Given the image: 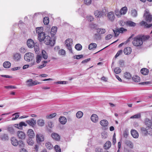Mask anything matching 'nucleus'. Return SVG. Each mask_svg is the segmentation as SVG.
Here are the masks:
<instances>
[{
	"label": "nucleus",
	"mask_w": 152,
	"mask_h": 152,
	"mask_svg": "<svg viewBox=\"0 0 152 152\" xmlns=\"http://www.w3.org/2000/svg\"><path fill=\"white\" fill-rule=\"evenodd\" d=\"M27 126V124L23 122H21L19 124H15L13 125L14 127L20 130L23 129V126Z\"/></svg>",
	"instance_id": "6e6552de"
},
{
	"label": "nucleus",
	"mask_w": 152,
	"mask_h": 152,
	"mask_svg": "<svg viewBox=\"0 0 152 152\" xmlns=\"http://www.w3.org/2000/svg\"><path fill=\"white\" fill-rule=\"evenodd\" d=\"M127 8L126 7H122L120 10L122 14V15H124L126 14L127 12Z\"/></svg>",
	"instance_id": "37998d69"
},
{
	"label": "nucleus",
	"mask_w": 152,
	"mask_h": 152,
	"mask_svg": "<svg viewBox=\"0 0 152 152\" xmlns=\"http://www.w3.org/2000/svg\"><path fill=\"white\" fill-rule=\"evenodd\" d=\"M59 121L60 123L63 125L65 124L67 121L66 118L64 116H61L59 119Z\"/></svg>",
	"instance_id": "a211bd4d"
},
{
	"label": "nucleus",
	"mask_w": 152,
	"mask_h": 152,
	"mask_svg": "<svg viewBox=\"0 0 152 152\" xmlns=\"http://www.w3.org/2000/svg\"><path fill=\"white\" fill-rule=\"evenodd\" d=\"M43 22L45 25H48L49 22V18L48 17H45L43 19Z\"/></svg>",
	"instance_id": "864d4df0"
},
{
	"label": "nucleus",
	"mask_w": 152,
	"mask_h": 152,
	"mask_svg": "<svg viewBox=\"0 0 152 152\" xmlns=\"http://www.w3.org/2000/svg\"><path fill=\"white\" fill-rule=\"evenodd\" d=\"M127 24L128 25L130 26H134L136 25V23L132 21H128L127 22Z\"/></svg>",
	"instance_id": "6e6d98bb"
},
{
	"label": "nucleus",
	"mask_w": 152,
	"mask_h": 152,
	"mask_svg": "<svg viewBox=\"0 0 152 152\" xmlns=\"http://www.w3.org/2000/svg\"><path fill=\"white\" fill-rule=\"evenodd\" d=\"M96 46L97 45L96 43H92L89 45L88 48L89 50H91L93 48H96Z\"/></svg>",
	"instance_id": "f704fd0d"
},
{
	"label": "nucleus",
	"mask_w": 152,
	"mask_h": 152,
	"mask_svg": "<svg viewBox=\"0 0 152 152\" xmlns=\"http://www.w3.org/2000/svg\"><path fill=\"white\" fill-rule=\"evenodd\" d=\"M59 53L60 55H65L66 53L65 51L64 50L61 49L59 51Z\"/></svg>",
	"instance_id": "338daca9"
},
{
	"label": "nucleus",
	"mask_w": 152,
	"mask_h": 152,
	"mask_svg": "<svg viewBox=\"0 0 152 152\" xmlns=\"http://www.w3.org/2000/svg\"><path fill=\"white\" fill-rule=\"evenodd\" d=\"M150 38L148 35H138L134 37L132 43L135 46H140L143 44V41H145Z\"/></svg>",
	"instance_id": "f257e3e1"
},
{
	"label": "nucleus",
	"mask_w": 152,
	"mask_h": 152,
	"mask_svg": "<svg viewBox=\"0 0 152 152\" xmlns=\"http://www.w3.org/2000/svg\"><path fill=\"white\" fill-rule=\"evenodd\" d=\"M42 56L43 58L46 59L48 58V55L46 52L44 50H42Z\"/></svg>",
	"instance_id": "5fc2aeb1"
},
{
	"label": "nucleus",
	"mask_w": 152,
	"mask_h": 152,
	"mask_svg": "<svg viewBox=\"0 0 152 152\" xmlns=\"http://www.w3.org/2000/svg\"><path fill=\"white\" fill-rule=\"evenodd\" d=\"M12 144L15 146H16L18 145V141L15 137H12L10 139Z\"/></svg>",
	"instance_id": "4468645a"
},
{
	"label": "nucleus",
	"mask_w": 152,
	"mask_h": 152,
	"mask_svg": "<svg viewBox=\"0 0 152 152\" xmlns=\"http://www.w3.org/2000/svg\"><path fill=\"white\" fill-rule=\"evenodd\" d=\"M131 52V48L129 47L125 48L124 50V53L126 55H128L130 54Z\"/></svg>",
	"instance_id": "5701e85b"
},
{
	"label": "nucleus",
	"mask_w": 152,
	"mask_h": 152,
	"mask_svg": "<svg viewBox=\"0 0 152 152\" xmlns=\"http://www.w3.org/2000/svg\"><path fill=\"white\" fill-rule=\"evenodd\" d=\"M17 135L18 138L20 140H25L26 135L24 132L21 131H19L17 132Z\"/></svg>",
	"instance_id": "423d86ee"
},
{
	"label": "nucleus",
	"mask_w": 152,
	"mask_h": 152,
	"mask_svg": "<svg viewBox=\"0 0 152 152\" xmlns=\"http://www.w3.org/2000/svg\"><path fill=\"white\" fill-rule=\"evenodd\" d=\"M34 58V54L31 53H26L24 56V59L27 62L31 61Z\"/></svg>",
	"instance_id": "39448f33"
},
{
	"label": "nucleus",
	"mask_w": 152,
	"mask_h": 152,
	"mask_svg": "<svg viewBox=\"0 0 152 152\" xmlns=\"http://www.w3.org/2000/svg\"><path fill=\"white\" fill-rule=\"evenodd\" d=\"M11 65V63L8 61H6L3 64V66L5 68H9L10 67Z\"/></svg>",
	"instance_id": "c85d7f7f"
},
{
	"label": "nucleus",
	"mask_w": 152,
	"mask_h": 152,
	"mask_svg": "<svg viewBox=\"0 0 152 152\" xmlns=\"http://www.w3.org/2000/svg\"><path fill=\"white\" fill-rule=\"evenodd\" d=\"M132 79L133 81L136 82H138L140 81V77L137 75L134 76L132 77Z\"/></svg>",
	"instance_id": "58836bf2"
},
{
	"label": "nucleus",
	"mask_w": 152,
	"mask_h": 152,
	"mask_svg": "<svg viewBox=\"0 0 152 152\" xmlns=\"http://www.w3.org/2000/svg\"><path fill=\"white\" fill-rule=\"evenodd\" d=\"M129 134V132L127 130H125L123 132V135L124 137L127 138Z\"/></svg>",
	"instance_id": "13d9d810"
},
{
	"label": "nucleus",
	"mask_w": 152,
	"mask_h": 152,
	"mask_svg": "<svg viewBox=\"0 0 152 152\" xmlns=\"http://www.w3.org/2000/svg\"><path fill=\"white\" fill-rule=\"evenodd\" d=\"M28 46L29 48H31L34 47V41L31 39H28L27 42Z\"/></svg>",
	"instance_id": "9b49d317"
},
{
	"label": "nucleus",
	"mask_w": 152,
	"mask_h": 152,
	"mask_svg": "<svg viewBox=\"0 0 152 152\" xmlns=\"http://www.w3.org/2000/svg\"><path fill=\"white\" fill-rule=\"evenodd\" d=\"M115 14L116 15L118 18L121 17V15H122L121 11H119L118 10H115Z\"/></svg>",
	"instance_id": "3c124183"
},
{
	"label": "nucleus",
	"mask_w": 152,
	"mask_h": 152,
	"mask_svg": "<svg viewBox=\"0 0 152 152\" xmlns=\"http://www.w3.org/2000/svg\"><path fill=\"white\" fill-rule=\"evenodd\" d=\"M83 115V113L80 111L78 112L76 114V117L78 118H81Z\"/></svg>",
	"instance_id": "de8ad7c7"
},
{
	"label": "nucleus",
	"mask_w": 152,
	"mask_h": 152,
	"mask_svg": "<svg viewBox=\"0 0 152 152\" xmlns=\"http://www.w3.org/2000/svg\"><path fill=\"white\" fill-rule=\"evenodd\" d=\"M54 149L56 152H61V149L58 145H56L54 146Z\"/></svg>",
	"instance_id": "680f3d73"
},
{
	"label": "nucleus",
	"mask_w": 152,
	"mask_h": 152,
	"mask_svg": "<svg viewBox=\"0 0 152 152\" xmlns=\"http://www.w3.org/2000/svg\"><path fill=\"white\" fill-rule=\"evenodd\" d=\"M48 62V61H43V64H42L39 65V66L38 68L39 69H41L42 68L45 66L46 65V63H47Z\"/></svg>",
	"instance_id": "bf43d9fd"
},
{
	"label": "nucleus",
	"mask_w": 152,
	"mask_h": 152,
	"mask_svg": "<svg viewBox=\"0 0 152 152\" xmlns=\"http://www.w3.org/2000/svg\"><path fill=\"white\" fill-rule=\"evenodd\" d=\"M56 115V113L50 114V115H47L46 116V118L47 119H51L55 117Z\"/></svg>",
	"instance_id": "a19ab883"
},
{
	"label": "nucleus",
	"mask_w": 152,
	"mask_h": 152,
	"mask_svg": "<svg viewBox=\"0 0 152 152\" xmlns=\"http://www.w3.org/2000/svg\"><path fill=\"white\" fill-rule=\"evenodd\" d=\"M32 80L29 79L26 81V85L29 87L32 86Z\"/></svg>",
	"instance_id": "c03bdc74"
},
{
	"label": "nucleus",
	"mask_w": 152,
	"mask_h": 152,
	"mask_svg": "<svg viewBox=\"0 0 152 152\" xmlns=\"http://www.w3.org/2000/svg\"><path fill=\"white\" fill-rule=\"evenodd\" d=\"M140 24L141 26H144V27L146 28H148L152 26V23L148 24L146 22L143 21L140 23Z\"/></svg>",
	"instance_id": "412c9836"
},
{
	"label": "nucleus",
	"mask_w": 152,
	"mask_h": 152,
	"mask_svg": "<svg viewBox=\"0 0 152 152\" xmlns=\"http://www.w3.org/2000/svg\"><path fill=\"white\" fill-rule=\"evenodd\" d=\"M141 130L145 134H148L152 136V128L151 126H148L145 128H142L141 129Z\"/></svg>",
	"instance_id": "20e7f679"
},
{
	"label": "nucleus",
	"mask_w": 152,
	"mask_h": 152,
	"mask_svg": "<svg viewBox=\"0 0 152 152\" xmlns=\"http://www.w3.org/2000/svg\"><path fill=\"white\" fill-rule=\"evenodd\" d=\"M36 31L38 35L43 32V28L42 27H37L36 28Z\"/></svg>",
	"instance_id": "a878e982"
},
{
	"label": "nucleus",
	"mask_w": 152,
	"mask_h": 152,
	"mask_svg": "<svg viewBox=\"0 0 152 152\" xmlns=\"http://www.w3.org/2000/svg\"><path fill=\"white\" fill-rule=\"evenodd\" d=\"M125 143L126 145L129 146L130 148H133V144L131 141L127 140L125 141Z\"/></svg>",
	"instance_id": "393cba45"
},
{
	"label": "nucleus",
	"mask_w": 152,
	"mask_h": 152,
	"mask_svg": "<svg viewBox=\"0 0 152 152\" xmlns=\"http://www.w3.org/2000/svg\"><path fill=\"white\" fill-rule=\"evenodd\" d=\"M0 138L2 140L5 141L8 140L9 139V137L8 134H3L0 135Z\"/></svg>",
	"instance_id": "2eb2a0df"
},
{
	"label": "nucleus",
	"mask_w": 152,
	"mask_h": 152,
	"mask_svg": "<svg viewBox=\"0 0 152 152\" xmlns=\"http://www.w3.org/2000/svg\"><path fill=\"white\" fill-rule=\"evenodd\" d=\"M27 142L29 145H32L34 144V142L32 139V137H29Z\"/></svg>",
	"instance_id": "e433bc0d"
},
{
	"label": "nucleus",
	"mask_w": 152,
	"mask_h": 152,
	"mask_svg": "<svg viewBox=\"0 0 152 152\" xmlns=\"http://www.w3.org/2000/svg\"><path fill=\"white\" fill-rule=\"evenodd\" d=\"M124 76L127 79H130L131 78L132 75L129 73L126 72L124 74Z\"/></svg>",
	"instance_id": "49530a36"
},
{
	"label": "nucleus",
	"mask_w": 152,
	"mask_h": 152,
	"mask_svg": "<svg viewBox=\"0 0 152 152\" xmlns=\"http://www.w3.org/2000/svg\"><path fill=\"white\" fill-rule=\"evenodd\" d=\"M107 17L109 20L113 22L115 18L114 14L113 12H110L108 13L107 15Z\"/></svg>",
	"instance_id": "1a4fd4ad"
},
{
	"label": "nucleus",
	"mask_w": 152,
	"mask_h": 152,
	"mask_svg": "<svg viewBox=\"0 0 152 152\" xmlns=\"http://www.w3.org/2000/svg\"><path fill=\"white\" fill-rule=\"evenodd\" d=\"M140 72L141 73L144 75H146L148 73V70L146 68L142 69Z\"/></svg>",
	"instance_id": "473e14b6"
},
{
	"label": "nucleus",
	"mask_w": 152,
	"mask_h": 152,
	"mask_svg": "<svg viewBox=\"0 0 152 152\" xmlns=\"http://www.w3.org/2000/svg\"><path fill=\"white\" fill-rule=\"evenodd\" d=\"M44 124L45 123L43 120L39 119L37 121V124L39 126H42L44 125Z\"/></svg>",
	"instance_id": "72a5a7b5"
},
{
	"label": "nucleus",
	"mask_w": 152,
	"mask_h": 152,
	"mask_svg": "<svg viewBox=\"0 0 152 152\" xmlns=\"http://www.w3.org/2000/svg\"><path fill=\"white\" fill-rule=\"evenodd\" d=\"M113 31L115 34V36L117 37L119 34L120 32L118 29H117V30H113Z\"/></svg>",
	"instance_id": "774afa93"
},
{
	"label": "nucleus",
	"mask_w": 152,
	"mask_h": 152,
	"mask_svg": "<svg viewBox=\"0 0 152 152\" xmlns=\"http://www.w3.org/2000/svg\"><path fill=\"white\" fill-rule=\"evenodd\" d=\"M94 38L96 40H100L101 39V36L98 33H96L94 35Z\"/></svg>",
	"instance_id": "4d7b16f0"
},
{
	"label": "nucleus",
	"mask_w": 152,
	"mask_h": 152,
	"mask_svg": "<svg viewBox=\"0 0 152 152\" xmlns=\"http://www.w3.org/2000/svg\"><path fill=\"white\" fill-rule=\"evenodd\" d=\"M130 13L132 16L133 17H137V11L134 9L132 10L131 11Z\"/></svg>",
	"instance_id": "7c9ffc66"
},
{
	"label": "nucleus",
	"mask_w": 152,
	"mask_h": 152,
	"mask_svg": "<svg viewBox=\"0 0 152 152\" xmlns=\"http://www.w3.org/2000/svg\"><path fill=\"white\" fill-rule=\"evenodd\" d=\"M82 48V46L80 44H77L75 46V48L77 50H80Z\"/></svg>",
	"instance_id": "09e8293b"
},
{
	"label": "nucleus",
	"mask_w": 152,
	"mask_h": 152,
	"mask_svg": "<svg viewBox=\"0 0 152 152\" xmlns=\"http://www.w3.org/2000/svg\"><path fill=\"white\" fill-rule=\"evenodd\" d=\"M141 116V114L140 113H138L136 115H134L130 117V118L131 119H137L140 118Z\"/></svg>",
	"instance_id": "a18cd8bd"
},
{
	"label": "nucleus",
	"mask_w": 152,
	"mask_h": 152,
	"mask_svg": "<svg viewBox=\"0 0 152 152\" xmlns=\"http://www.w3.org/2000/svg\"><path fill=\"white\" fill-rule=\"evenodd\" d=\"M27 134L29 137H32L34 136V131L31 129L28 130Z\"/></svg>",
	"instance_id": "cd10ccee"
},
{
	"label": "nucleus",
	"mask_w": 152,
	"mask_h": 152,
	"mask_svg": "<svg viewBox=\"0 0 152 152\" xmlns=\"http://www.w3.org/2000/svg\"><path fill=\"white\" fill-rule=\"evenodd\" d=\"M8 131L11 134H14L15 131L13 128L12 126L9 127L8 128Z\"/></svg>",
	"instance_id": "8fccbe9b"
},
{
	"label": "nucleus",
	"mask_w": 152,
	"mask_h": 152,
	"mask_svg": "<svg viewBox=\"0 0 152 152\" xmlns=\"http://www.w3.org/2000/svg\"><path fill=\"white\" fill-rule=\"evenodd\" d=\"M34 50L36 53H38L39 52V46L37 43H35L34 46Z\"/></svg>",
	"instance_id": "79ce46f5"
},
{
	"label": "nucleus",
	"mask_w": 152,
	"mask_h": 152,
	"mask_svg": "<svg viewBox=\"0 0 152 152\" xmlns=\"http://www.w3.org/2000/svg\"><path fill=\"white\" fill-rule=\"evenodd\" d=\"M114 72L115 73L118 74L121 72V70L119 67H117L114 69Z\"/></svg>",
	"instance_id": "052dcab7"
},
{
	"label": "nucleus",
	"mask_w": 152,
	"mask_h": 152,
	"mask_svg": "<svg viewBox=\"0 0 152 152\" xmlns=\"http://www.w3.org/2000/svg\"><path fill=\"white\" fill-rule=\"evenodd\" d=\"M45 146L49 150L52 149L53 147L51 144L49 142H47L45 143Z\"/></svg>",
	"instance_id": "c9c22d12"
},
{
	"label": "nucleus",
	"mask_w": 152,
	"mask_h": 152,
	"mask_svg": "<svg viewBox=\"0 0 152 152\" xmlns=\"http://www.w3.org/2000/svg\"><path fill=\"white\" fill-rule=\"evenodd\" d=\"M105 32V29L104 28H98L96 30V32L100 35L104 34Z\"/></svg>",
	"instance_id": "c756f323"
},
{
	"label": "nucleus",
	"mask_w": 152,
	"mask_h": 152,
	"mask_svg": "<svg viewBox=\"0 0 152 152\" xmlns=\"http://www.w3.org/2000/svg\"><path fill=\"white\" fill-rule=\"evenodd\" d=\"M104 12L103 10L100 11L97 10L94 11V14L96 18H100L103 15Z\"/></svg>",
	"instance_id": "0eeeda50"
},
{
	"label": "nucleus",
	"mask_w": 152,
	"mask_h": 152,
	"mask_svg": "<svg viewBox=\"0 0 152 152\" xmlns=\"http://www.w3.org/2000/svg\"><path fill=\"white\" fill-rule=\"evenodd\" d=\"M26 122L28 125L32 127H34L36 124V121L33 118L26 121Z\"/></svg>",
	"instance_id": "f8f14e48"
},
{
	"label": "nucleus",
	"mask_w": 152,
	"mask_h": 152,
	"mask_svg": "<svg viewBox=\"0 0 152 152\" xmlns=\"http://www.w3.org/2000/svg\"><path fill=\"white\" fill-rule=\"evenodd\" d=\"M42 56L39 55H37L36 57V62L37 63H39L41 60Z\"/></svg>",
	"instance_id": "603ef678"
},
{
	"label": "nucleus",
	"mask_w": 152,
	"mask_h": 152,
	"mask_svg": "<svg viewBox=\"0 0 152 152\" xmlns=\"http://www.w3.org/2000/svg\"><path fill=\"white\" fill-rule=\"evenodd\" d=\"M91 119L92 122L94 123H96L98 121L99 118L96 114H93L91 115Z\"/></svg>",
	"instance_id": "f3484780"
},
{
	"label": "nucleus",
	"mask_w": 152,
	"mask_h": 152,
	"mask_svg": "<svg viewBox=\"0 0 152 152\" xmlns=\"http://www.w3.org/2000/svg\"><path fill=\"white\" fill-rule=\"evenodd\" d=\"M18 145L20 148H21L22 149L25 146V144L22 140H20L18 141Z\"/></svg>",
	"instance_id": "4c0bfd02"
},
{
	"label": "nucleus",
	"mask_w": 152,
	"mask_h": 152,
	"mask_svg": "<svg viewBox=\"0 0 152 152\" xmlns=\"http://www.w3.org/2000/svg\"><path fill=\"white\" fill-rule=\"evenodd\" d=\"M13 59L16 61H18L21 58V56L19 53H16L13 56Z\"/></svg>",
	"instance_id": "b1692460"
},
{
	"label": "nucleus",
	"mask_w": 152,
	"mask_h": 152,
	"mask_svg": "<svg viewBox=\"0 0 152 152\" xmlns=\"http://www.w3.org/2000/svg\"><path fill=\"white\" fill-rule=\"evenodd\" d=\"M100 124L102 126L106 127L108 126V122L106 120H102L100 121Z\"/></svg>",
	"instance_id": "4be33fe9"
},
{
	"label": "nucleus",
	"mask_w": 152,
	"mask_h": 152,
	"mask_svg": "<svg viewBox=\"0 0 152 152\" xmlns=\"http://www.w3.org/2000/svg\"><path fill=\"white\" fill-rule=\"evenodd\" d=\"M91 2V0H84V3L85 4L87 5H90Z\"/></svg>",
	"instance_id": "69168bd1"
},
{
	"label": "nucleus",
	"mask_w": 152,
	"mask_h": 152,
	"mask_svg": "<svg viewBox=\"0 0 152 152\" xmlns=\"http://www.w3.org/2000/svg\"><path fill=\"white\" fill-rule=\"evenodd\" d=\"M51 137L53 139L57 141L59 140L60 139V136L56 133H52L51 134Z\"/></svg>",
	"instance_id": "aec40b11"
},
{
	"label": "nucleus",
	"mask_w": 152,
	"mask_h": 152,
	"mask_svg": "<svg viewBox=\"0 0 152 152\" xmlns=\"http://www.w3.org/2000/svg\"><path fill=\"white\" fill-rule=\"evenodd\" d=\"M83 57V56L82 55H78L74 56L73 58L74 59H80L82 58Z\"/></svg>",
	"instance_id": "e2e57ef3"
},
{
	"label": "nucleus",
	"mask_w": 152,
	"mask_h": 152,
	"mask_svg": "<svg viewBox=\"0 0 152 152\" xmlns=\"http://www.w3.org/2000/svg\"><path fill=\"white\" fill-rule=\"evenodd\" d=\"M144 16L145 17V20L148 22H151L152 20V17L148 13L146 12L144 14Z\"/></svg>",
	"instance_id": "ddd939ff"
},
{
	"label": "nucleus",
	"mask_w": 152,
	"mask_h": 152,
	"mask_svg": "<svg viewBox=\"0 0 152 152\" xmlns=\"http://www.w3.org/2000/svg\"><path fill=\"white\" fill-rule=\"evenodd\" d=\"M111 146V142L108 141L105 143L104 146V148L105 149H108Z\"/></svg>",
	"instance_id": "ea45409f"
},
{
	"label": "nucleus",
	"mask_w": 152,
	"mask_h": 152,
	"mask_svg": "<svg viewBox=\"0 0 152 152\" xmlns=\"http://www.w3.org/2000/svg\"><path fill=\"white\" fill-rule=\"evenodd\" d=\"M131 133L132 136L134 138H137L138 137V133L136 130H132L131 131Z\"/></svg>",
	"instance_id": "6ab92c4d"
},
{
	"label": "nucleus",
	"mask_w": 152,
	"mask_h": 152,
	"mask_svg": "<svg viewBox=\"0 0 152 152\" xmlns=\"http://www.w3.org/2000/svg\"><path fill=\"white\" fill-rule=\"evenodd\" d=\"M65 45L67 49L71 53H72V41L71 39H67L65 41Z\"/></svg>",
	"instance_id": "7ed1b4c3"
},
{
	"label": "nucleus",
	"mask_w": 152,
	"mask_h": 152,
	"mask_svg": "<svg viewBox=\"0 0 152 152\" xmlns=\"http://www.w3.org/2000/svg\"><path fill=\"white\" fill-rule=\"evenodd\" d=\"M46 36L45 33L43 32L37 35L38 39L40 42H42L44 40Z\"/></svg>",
	"instance_id": "9d476101"
},
{
	"label": "nucleus",
	"mask_w": 152,
	"mask_h": 152,
	"mask_svg": "<svg viewBox=\"0 0 152 152\" xmlns=\"http://www.w3.org/2000/svg\"><path fill=\"white\" fill-rule=\"evenodd\" d=\"M19 50L20 53H24L26 52V49L24 47H22Z\"/></svg>",
	"instance_id": "0e129e2a"
},
{
	"label": "nucleus",
	"mask_w": 152,
	"mask_h": 152,
	"mask_svg": "<svg viewBox=\"0 0 152 152\" xmlns=\"http://www.w3.org/2000/svg\"><path fill=\"white\" fill-rule=\"evenodd\" d=\"M145 123L148 126H151L152 125V122L148 118H146L145 119Z\"/></svg>",
	"instance_id": "bb28decb"
},
{
	"label": "nucleus",
	"mask_w": 152,
	"mask_h": 152,
	"mask_svg": "<svg viewBox=\"0 0 152 152\" xmlns=\"http://www.w3.org/2000/svg\"><path fill=\"white\" fill-rule=\"evenodd\" d=\"M37 140L38 142H42L44 140V138L43 135L41 134H37L36 135Z\"/></svg>",
	"instance_id": "dca6fc26"
},
{
	"label": "nucleus",
	"mask_w": 152,
	"mask_h": 152,
	"mask_svg": "<svg viewBox=\"0 0 152 152\" xmlns=\"http://www.w3.org/2000/svg\"><path fill=\"white\" fill-rule=\"evenodd\" d=\"M44 43L46 45L53 46L55 44V41L54 40H51L50 37L48 36H46V38L43 40Z\"/></svg>",
	"instance_id": "f03ea898"
},
{
	"label": "nucleus",
	"mask_w": 152,
	"mask_h": 152,
	"mask_svg": "<svg viewBox=\"0 0 152 152\" xmlns=\"http://www.w3.org/2000/svg\"><path fill=\"white\" fill-rule=\"evenodd\" d=\"M56 27H53L51 30V34L52 36H53L56 33L57 31Z\"/></svg>",
	"instance_id": "2f4dec72"
}]
</instances>
